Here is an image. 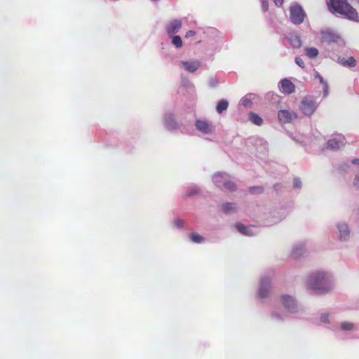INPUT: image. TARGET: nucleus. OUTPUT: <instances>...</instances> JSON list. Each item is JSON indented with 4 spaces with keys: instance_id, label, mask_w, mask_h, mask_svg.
Segmentation results:
<instances>
[{
    "instance_id": "nucleus-1",
    "label": "nucleus",
    "mask_w": 359,
    "mask_h": 359,
    "mask_svg": "<svg viewBox=\"0 0 359 359\" xmlns=\"http://www.w3.org/2000/svg\"><path fill=\"white\" fill-rule=\"evenodd\" d=\"M329 6L333 13L341 14L350 20H358L356 10L346 0H330Z\"/></svg>"
},
{
    "instance_id": "nucleus-2",
    "label": "nucleus",
    "mask_w": 359,
    "mask_h": 359,
    "mask_svg": "<svg viewBox=\"0 0 359 359\" xmlns=\"http://www.w3.org/2000/svg\"><path fill=\"white\" fill-rule=\"evenodd\" d=\"M309 288L319 292L320 291H328L330 287L327 285V278L323 272H318L310 276L308 280Z\"/></svg>"
},
{
    "instance_id": "nucleus-3",
    "label": "nucleus",
    "mask_w": 359,
    "mask_h": 359,
    "mask_svg": "<svg viewBox=\"0 0 359 359\" xmlns=\"http://www.w3.org/2000/svg\"><path fill=\"white\" fill-rule=\"evenodd\" d=\"M318 107L316 102L310 97H304L299 105L300 111L306 116H311Z\"/></svg>"
},
{
    "instance_id": "nucleus-4",
    "label": "nucleus",
    "mask_w": 359,
    "mask_h": 359,
    "mask_svg": "<svg viewBox=\"0 0 359 359\" xmlns=\"http://www.w3.org/2000/svg\"><path fill=\"white\" fill-rule=\"evenodd\" d=\"M290 20L294 24L299 25L303 22L306 14L300 6L295 5L290 7Z\"/></svg>"
},
{
    "instance_id": "nucleus-5",
    "label": "nucleus",
    "mask_w": 359,
    "mask_h": 359,
    "mask_svg": "<svg viewBox=\"0 0 359 359\" xmlns=\"http://www.w3.org/2000/svg\"><path fill=\"white\" fill-rule=\"evenodd\" d=\"M280 122L283 123H290L293 119H297L298 115L296 112L289 111L287 110H280L278 114Z\"/></svg>"
},
{
    "instance_id": "nucleus-6",
    "label": "nucleus",
    "mask_w": 359,
    "mask_h": 359,
    "mask_svg": "<svg viewBox=\"0 0 359 359\" xmlns=\"http://www.w3.org/2000/svg\"><path fill=\"white\" fill-rule=\"evenodd\" d=\"M280 83L282 93L289 95L295 91V86L290 79H283Z\"/></svg>"
},
{
    "instance_id": "nucleus-7",
    "label": "nucleus",
    "mask_w": 359,
    "mask_h": 359,
    "mask_svg": "<svg viewBox=\"0 0 359 359\" xmlns=\"http://www.w3.org/2000/svg\"><path fill=\"white\" fill-rule=\"evenodd\" d=\"M280 301L283 306L290 312L295 311V301L294 299L287 295H283L280 297Z\"/></svg>"
},
{
    "instance_id": "nucleus-8",
    "label": "nucleus",
    "mask_w": 359,
    "mask_h": 359,
    "mask_svg": "<svg viewBox=\"0 0 359 359\" xmlns=\"http://www.w3.org/2000/svg\"><path fill=\"white\" fill-rule=\"evenodd\" d=\"M271 280L269 278L264 277L261 280V286L259 290V295L262 298H264L267 296L269 292Z\"/></svg>"
},
{
    "instance_id": "nucleus-9",
    "label": "nucleus",
    "mask_w": 359,
    "mask_h": 359,
    "mask_svg": "<svg viewBox=\"0 0 359 359\" xmlns=\"http://www.w3.org/2000/svg\"><path fill=\"white\" fill-rule=\"evenodd\" d=\"M181 65L184 69L189 72H196L201 65V62L198 60L194 61H182Z\"/></svg>"
},
{
    "instance_id": "nucleus-10",
    "label": "nucleus",
    "mask_w": 359,
    "mask_h": 359,
    "mask_svg": "<svg viewBox=\"0 0 359 359\" xmlns=\"http://www.w3.org/2000/svg\"><path fill=\"white\" fill-rule=\"evenodd\" d=\"M182 27V21L178 19H175L171 21L166 27V31L169 34H173L178 32Z\"/></svg>"
},
{
    "instance_id": "nucleus-11",
    "label": "nucleus",
    "mask_w": 359,
    "mask_h": 359,
    "mask_svg": "<svg viewBox=\"0 0 359 359\" xmlns=\"http://www.w3.org/2000/svg\"><path fill=\"white\" fill-rule=\"evenodd\" d=\"M321 36L325 42H337L339 38L337 34L330 30L322 32Z\"/></svg>"
},
{
    "instance_id": "nucleus-12",
    "label": "nucleus",
    "mask_w": 359,
    "mask_h": 359,
    "mask_svg": "<svg viewBox=\"0 0 359 359\" xmlns=\"http://www.w3.org/2000/svg\"><path fill=\"white\" fill-rule=\"evenodd\" d=\"M196 126L198 130L205 134L210 133L212 131L211 126L207 121H197L196 123Z\"/></svg>"
},
{
    "instance_id": "nucleus-13",
    "label": "nucleus",
    "mask_w": 359,
    "mask_h": 359,
    "mask_svg": "<svg viewBox=\"0 0 359 359\" xmlns=\"http://www.w3.org/2000/svg\"><path fill=\"white\" fill-rule=\"evenodd\" d=\"M338 62L344 67H353L356 65V60L351 56L347 59L344 57H339Z\"/></svg>"
},
{
    "instance_id": "nucleus-14",
    "label": "nucleus",
    "mask_w": 359,
    "mask_h": 359,
    "mask_svg": "<svg viewBox=\"0 0 359 359\" xmlns=\"http://www.w3.org/2000/svg\"><path fill=\"white\" fill-rule=\"evenodd\" d=\"M338 229L339 231L340 239L345 240L349 235V230L348 226L346 224H340L338 226Z\"/></svg>"
},
{
    "instance_id": "nucleus-15",
    "label": "nucleus",
    "mask_w": 359,
    "mask_h": 359,
    "mask_svg": "<svg viewBox=\"0 0 359 359\" xmlns=\"http://www.w3.org/2000/svg\"><path fill=\"white\" fill-rule=\"evenodd\" d=\"M236 227L239 232L245 236H252L253 233L251 231L249 227L243 225L241 223L236 224Z\"/></svg>"
},
{
    "instance_id": "nucleus-16",
    "label": "nucleus",
    "mask_w": 359,
    "mask_h": 359,
    "mask_svg": "<svg viewBox=\"0 0 359 359\" xmlns=\"http://www.w3.org/2000/svg\"><path fill=\"white\" fill-rule=\"evenodd\" d=\"M222 209L224 212L228 213L230 212L236 211L237 209V205L235 203H226L222 205Z\"/></svg>"
},
{
    "instance_id": "nucleus-17",
    "label": "nucleus",
    "mask_w": 359,
    "mask_h": 359,
    "mask_svg": "<svg viewBox=\"0 0 359 359\" xmlns=\"http://www.w3.org/2000/svg\"><path fill=\"white\" fill-rule=\"evenodd\" d=\"M229 107V103L226 100H221L217 105V111L222 114L224 111L226 110Z\"/></svg>"
},
{
    "instance_id": "nucleus-18",
    "label": "nucleus",
    "mask_w": 359,
    "mask_h": 359,
    "mask_svg": "<svg viewBox=\"0 0 359 359\" xmlns=\"http://www.w3.org/2000/svg\"><path fill=\"white\" fill-rule=\"evenodd\" d=\"M305 53L309 58H314L318 56V50L316 48L311 47L305 48Z\"/></svg>"
},
{
    "instance_id": "nucleus-19",
    "label": "nucleus",
    "mask_w": 359,
    "mask_h": 359,
    "mask_svg": "<svg viewBox=\"0 0 359 359\" xmlns=\"http://www.w3.org/2000/svg\"><path fill=\"white\" fill-rule=\"evenodd\" d=\"M250 120L257 126H261L263 123L262 118L255 113L250 114Z\"/></svg>"
},
{
    "instance_id": "nucleus-20",
    "label": "nucleus",
    "mask_w": 359,
    "mask_h": 359,
    "mask_svg": "<svg viewBox=\"0 0 359 359\" xmlns=\"http://www.w3.org/2000/svg\"><path fill=\"white\" fill-rule=\"evenodd\" d=\"M327 148L331 149H337L339 148V142L336 139H332L327 142Z\"/></svg>"
},
{
    "instance_id": "nucleus-21",
    "label": "nucleus",
    "mask_w": 359,
    "mask_h": 359,
    "mask_svg": "<svg viewBox=\"0 0 359 359\" xmlns=\"http://www.w3.org/2000/svg\"><path fill=\"white\" fill-rule=\"evenodd\" d=\"M190 238L194 243H199L203 241V238L196 233H191Z\"/></svg>"
},
{
    "instance_id": "nucleus-22",
    "label": "nucleus",
    "mask_w": 359,
    "mask_h": 359,
    "mask_svg": "<svg viewBox=\"0 0 359 359\" xmlns=\"http://www.w3.org/2000/svg\"><path fill=\"white\" fill-rule=\"evenodd\" d=\"M172 43L176 48H181L182 41L180 36H174L172 39Z\"/></svg>"
},
{
    "instance_id": "nucleus-23",
    "label": "nucleus",
    "mask_w": 359,
    "mask_h": 359,
    "mask_svg": "<svg viewBox=\"0 0 359 359\" xmlns=\"http://www.w3.org/2000/svg\"><path fill=\"white\" fill-rule=\"evenodd\" d=\"M316 76L319 79V81L324 85V95L326 96L328 93L327 83L324 81L323 78L318 73H316Z\"/></svg>"
},
{
    "instance_id": "nucleus-24",
    "label": "nucleus",
    "mask_w": 359,
    "mask_h": 359,
    "mask_svg": "<svg viewBox=\"0 0 359 359\" xmlns=\"http://www.w3.org/2000/svg\"><path fill=\"white\" fill-rule=\"evenodd\" d=\"M226 175H223V174H217L214 176V180H215V184L218 186V187H220L221 186V183H222V179H226Z\"/></svg>"
},
{
    "instance_id": "nucleus-25",
    "label": "nucleus",
    "mask_w": 359,
    "mask_h": 359,
    "mask_svg": "<svg viewBox=\"0 0 359 359\" xmlns=\"http://www.w3.org/2000/svg\"><path fill=\"white\" fill-rule=\"evenodd\" d=\"M223 186L225 189L229 191H234L236 189V184L231 181H226L223 183Z\"/></svg>"
},
{
    "instance_id": "nucleus-26",
    "label": "nucleus",
    "mask_w": 359,
    "mask_h": 359,
    "mask_svg": "<svg viewBox=\"0 0 359 359\" xmlns=\"http://www.w3.org/2000/svg\"><path fill=\"white\" fill-rule=\"evenodd\" d=\"M249 189L252 194H260L264 191V188L260 186L250 187Z\"/></svg>"
},
{
    "instance_id": "nucleus-27",
    "label": "nucleus",
    "mask_w": 359,
    "mask_h": 359,
    "mask_svg": "<svg viewBox=\"0 0 359 359\" xmlns=\"http://www.w3.org/2000/svg\"><path fill=\"white\" fill-rule=\"evenodd\" d=\"M341 327L344 330H351L353 328V325L349 322H344L341 324Z\"/></svg>"
},
{
    "instance_id": "nucleus-28",
    "label": "nucleus",
    "mask_w": 359,
    "mask_h": 359,
    "mask_svg": "<svg viewBox=\"0 0 359 359\" xmlns=\"http://www.w3.org/2000/svg\"><path fill=\"white\" fill-rule=\"evenodd\" d=\"M291 41L294 46L299 47L302 44L301 40L298 36H294Z\"/></svg>"
},
{
    "instance_id": "nucleus-29",
    "label": "nucleus",
    "mask_w": 359,
    "mask_h": 359,
    "mask_svg": "<svg viewBox=\"0 0 359 359\" xmlns=\"http://www.w3.org/2000/svg\"><path fill=\"white\" fill-rule=\"evenodd\" d=\"M303 252V249L302 247H297L293 250V255L295 257H297L300 255H302Z\"/></svg>"
},
{
    "instance_id": "nucleus-30",
    "label": "nucleus",
    "mask_w": 359,
    "mask_h": 359,
    "mask_svg": "<svg viewBox=\"0 0 359 359\" xmlns=\"http://www.w3.org/2000/svg\"><path fill=\"white\" fill-rule=\"evenodd\" d=\"M295 62H296V64H297L299 67H302V68H304V67H305L304 62L303 60H302L301 57H295Z\"/></svg>"
},
{
    "instance_id": "nucleus-31",
    "label": "nucleus",
    "mask_w": 359,
    "mask_h": 359,
    "mask_svg": "<svg viewBox=\"0 0 359 359\" xmlns=\"http://www.w3.org/2000/svg\"><path fill=\"white\" fill-rule=\"evenodd\" d=\"M262 7L264 11H267L269 10V4L267 0H262Z\"/></svg>"
},
{
    "instance_id": "nucleus-32",
    "label": "nucleus",
    "mask_w": 359,
    "mask_h": 359,
    "mask_svg": "<svg viewBox=\"0 0 359 359\" xmlns=\"http://www.w3.org/2000/svg\"><path fill=\"white\" fill-rule=\"evenodd\" d=\"M302 186V182L299 178H295L294 180V187L296 188H300Z\"/></svg>"
},
{
    "instance_id": "nucleus-33",
    "label": "nucleus",
    "mask_w": 359,
    "mask_h": 359,
    "mask_svg": "<svg viewBox=\"0 0 359 359\" xmlns=\"http://www.w3.org/2000/svg\"><path fill=\"white\" fill-rule=\"evenodd\" d=\"M328 318H329V315L328 314H326V313H324L321 316H320V320L323 322V323H328Z\"/></svg>"
},
{
    "instance_id": "nucleus-34",
    "label": "nucleus",
    "mask_w": 359,
    "mask_h": 359,
    "mask_svg": "<svg viewBox=\"0 0 359 359\" xmlns=\"http://www.w3.org/2000/svg\"><path fill=\"white\" fill-rule=\"evenodd\" d=\"M175 224L177 227L181 228L183 226L184 222L180 219H177L175 221Z\"/></svg>"
},
{
    "instance_id": "nucleus-35",
    "label": "nucleus",
    "mask_w": 359,
    "mask_h": 359,
    "mask_svg": "<svg viewBox=\"0 0 359 359\" xmlns=\"http://www.w3.org/2000/svg\"><path fill=\"white\" fill-rule=\"evenodd\" d=\"M196 34V32L193 30H189L188 31L186 34H185V37L186 38H189V37H191V36H194V35Z\"/></svg>"
},
{
    "instance_id": "nucleus-36",
    "label": "nucleus",
    "mask_w": 359,
    "mask_h": 359,
    "mask_svg": "<svg viewBox=\"0 0 359 359\" xmlns=\"http://www.w3.org/2000/svg\"><path fill=\"white\" fill-rule=\"evenodd\" d=\"M353 185L357 187V188H359V177H356L353 181Z\"/></svg>"
},
{
    "instance_id": "nucleus-37",
    "label": "nucleus",
    "mask_w": 359,
    "mask_h": 359,
    "mask_svg": "<svg viewBox=\"0 0 359 359\" xmlns=\"http://www.w3.org/2000/svg\"><path fill=\"white\" fill-rule=\"evenodd\" d=\"M283 1L284 0H273L275 4L277 6H280L283 3Z\"/></svg>"
},
{
    "instance_id": "nucleus-38",
    "label": "nucleus",
    "mask_w": 359,
    "mask_h": 359,
    "mask_svg": "<svg viewBox=\"0 0 359 359\" xmlns=\"http://www.w3.org/2000/svg\"><path fill=\"white\" fill-rule=\"evenodd\" d=\"M351 163L354 165H359V158H354L352 160Z\"/></svg>"
},
{
    "instance_id": "nucleus-39",
    "label": "nucleus",
    "mask_w": 359,
    "mask_h": 359,
    "mask_svg": "<svg viewBox=\"0 0 359 359\" xmlns=\"http://www.w3.org/2000/svg\"><path fill=\"white\" fill-rule=\"evenodd\" d=\"M197 193V191L196 190L193 191H189L187 193V196H192L193 194Z\"/></svg>"
},
{
    "instance_id": "nucleus-40",
    "label": "nucleus",
    "mask_w": 359,
    "mask_h": 359,
    "mask_svg": "<svg viewBox=\"0 0 359 359\" xmlns=\"http://www.w3.org/2000/svg\"><path fill=\"white\" fill-rule=\"evenodd\" d=\"M246 104H248V102H245V100H243V104L244 106H246Z\"/></svg>"
},
{
    "instance_id": "nucleus-41",
    "label": "nucleus",
    "mask_w": 359,
    "mask_h": 359,
    "mask_svg": "<svg viewBox=\"0 0 359 359\" xmlns=\"http://www.w3.org/2000/svg\"><path fill=\"white\" fill-rule=\"evenodd\" d=\"M246 104H248V102H245V100H243V104L244 106H246Z\"/></svg>"
},
{
    "instance_id": "nucleus-42",
    "label": "nucleus",
    "mask_w": 359,
    "mask_h": 359,
    "mask_svg": "<svg viewBox=\"0 0 359 359\" xmlns=\"http://www.w3.org/2000/svg\"><path fill=\"white\" fill-rule=\"evenodd\" d=\"M278 186V184H275L274 185V189H277V187Z\"/></svg>"
}]
</instances>
